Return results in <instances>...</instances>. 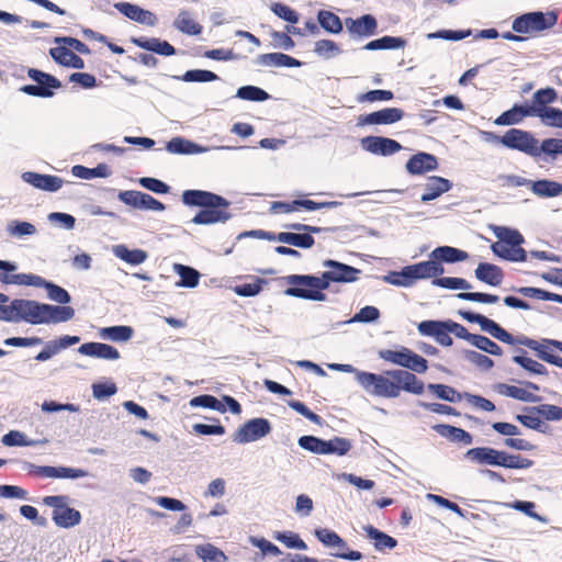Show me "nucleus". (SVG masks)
<instances>
[{
	"label": "nucleus",
	"mask_w": 562,
	"mask_h": 562,
	"mask_svg": "<svg viewBox=\"0 0 562 562\" xmlns=\"http://www.w3.org/2000/svg\"><path fill=\"white\" fill-rule=\"evenodd\" d=\"M328 268L321 277L291 274L285 278L286 283L293 285L284 291L288 296L318 301H326V295L322 292L329 286L331 282H353L360 271L351 266L326 260L323 262Z\"/></svg>",
	"instance_id": "obj_1"
},
{
	"label": "nucleus",
	"mask_w": 562,
	"mask_h": 562,
	"mask_svg": "<svg viewBox=\"0 0 562 562\" xmlns=\"http://www.w3.org/2000/svg\"><path fill=\"white\" fill-rule=\"evenodd\" d=\"M357 382L370 395L396 398L401 395V385L390 374V371L383 374L371 372H357Z\"/></svg>",
	"instance_id": "obj_2"
},
{
	"label": "nucleus",
	"mask_w": 562,
	"mask_h": 562,
	"mask_svg": "<svg viewBox=\"0 0 562 562\" xmlns=\"http://www.w3.org/2000/svg\"><path fill=\"white\" fill-rule=\"evenodd\" d=\"M43 503L53 508L52 519L58 527L71 528L80 524L81 514L77 509L69 507L68 496H46Z\"/></svg>",
	"instance_id": "obj_3"
},
{
	"label": "nucleus",
	"mask_w": 562,
	"mask_h": 562,
	"mask_svg": "<svg viewBox=\"0 0 562 562\" xmlns=\"http://www.w3.org/2000/svg\"><path fill=\"white\" fill-rule=\"evenodd\" d=\"M43 303L31 300H13L7 305L5 322L42 324Z\"/></svg>",
	"instance_id": "obj_4"
},
{
	"label": "nucleus",
	"mask_w": 562,
	"mask_h": 562,
	"mask_svg": "<svg viewBox=\"0 0 562 562\" xmlns=\"http://www.w3.org/2000/svg\"><path fill=\"white\" fill-rule=\"evenodd\" d=\"M379 357L417 373H424L428 369L427 360L406 347H401L397 350H381Z\"/></svg>",
	"instance_id": "obj_5"
},
{
	"label": "nucleus",
	"mask_w": 562,
	"mask_h": 562,
	"mask_svg": "<svg viewBox=\"0 0 562 562\" xmlns=\"http://www.w3.org/2000/svg\"><path fill=\"white\" fill-rule=\"evenodd\" d=\"M315 537L326 548L334 549L330 555L351 561H359L362 559V553L355 550H349L347 542L335 531L327 528H318L314 531Z\"/></svg>",
	"instance_id": "obj_6"
},
{
	"label": "nucleus",
	"mask_w": 562,
	"mask_h": 562,
	"mask_svg": "<svg viewBox=\"0 0 562 562\" xmlns=\"http://www.w3.org/2000/svg\"><path fill=\"white\" fill-rule=\"evenodd\" d=\"M555 22L554 12H531L515 19L512 27L517 33H532L550 29Z\"/></svg>",
	"instance_id": "obj_7"
},
{
	"label": "nucleus",
	"mask_w": 562,
	"mask_h": 562,
	"mask_svg": "<svg viewBox=\"0 0 562 562\" xmlns=\"http://www.w3.org/2000/svg\"><path fill=\"white\" fill-rule=\"evenodd\" d=\"M538 139L527 131L510 128L504 134L503 146L521 151L530 157H538Z\"/></svg>",
	"instance_id": "obj_8"
},
{
	"label": "nucleus",
	"mask_w": 562,
	"mask_h": 562,
	"mask_svg": "<svg viewBox=\"0 0 562 562\" xmlns=\"http://www.w3.org/2000/svg\"><path fill=\"white\" fill-rule=\"evenodd\" d=\"M271 425L266 418H252L243 424L233 435V441L239 445L255 442L269 435Z\"/></svg>",
	"instance_id": "obj_9"
},
{
	"label": "nucleus",
	"mask_w": 562,
	"mask_h": 562,
	"mask_svg": "<svg viewBox=\"0 0 562 562\" xmlns=\"http://www.w3.org/2000/svg\"><path fill=\"white\" fill-rule=\"evenodd\" d=\"M119 200L126 205L144 211L162 212L166 209L157 199L147 193L135 190L121 191L119 193Z\"/></svg>",
	"instance_id": "obj_10"
},
{
	"label": "nucleus",
	"mask_w": 562,
	"mask_h": 562,
	"mask_svg": "<svg viewBox=\"0 0 562 562\" xmlns=\"http://www.w3.org/2000/svg\"><path fill=\"white\" fill-rule=\"evenodd\" d=\"M445 269L440 262L430 258L427 261H422L415 265L406 266L403 268V274L412 279L413 284L416 280L432 279L441 276Z\"/></svg>",
	"instance_id": "obj_11"
},
{
	"label": "nucleus",
	"mask_w": 562,
	"mask_h": 562,
	"mask_svg": "<svg viewBox=\"0 0 562 562\" xmlns=\"http://www.w3.org/2000/svg\"><path fill=\"white\" fill-rule=\"evenodd\" d=\"M182 201L187 205L204 207H227L229 202L211 192L200 190H187L182 194Z\"/></svg>",
	"instance_id": "obj_12"
},
{
	"label": "nucleus",
	"mask_w": 562,
	"mask_h": 562,
	"mask_svg": "<svg viewBox=\"0 0 562 562\" xmlns=\"http://www.w3.org/2000/svg\"><path fill=\"white\" fill-rule=\"evenodd\" d=\"M420 335L434 337L441 346H451L450 323L439 321H424L418 324Z\"/></svg>",
	"instance_id": "obj_13"
},
{
	"label": "nucleus",
	"mask_w": 562,
	"mask_h": 562,
	"mask_svg": "<svg viewBox=\"0 0 562 562\" xmlns=\"http://www.w3.org/2000/svg\"><path fill=\"white\" fill-rule=\"evenodd\" d=\"M361 147L374 155L389 156L402 149L398 142L380 136H367L361 139Z\"/></svg>",
	"instance_id": "obj_14"
},
{
	"label": "nucleus",
	"mask_w": 562,
	"mask_h": 562,
	"mask_svg": "<svg viewBox=\"0 0 562 562\" xmlns=\"http://www.w3.org/2000/svg\"><path fill=\"white\" fill-rule=\"evenodd\" d=\"M346 29L352 37H369L376 33L378 23L371 14L362 15L359 19L348 18L345 20Z\"/></svg>",
	"instance_id": "obj_15"
},
{
	"label": "nucleus",
	"mask_w": 562,
	"mask_h": 562,
	"mask_svg": "<svg viewBox=\"0 0 562 562\" xmlns=\"http://www.w3.org/2000/svg\"><path fill=\"white\" fill-rule=\"evenodd\" d=\"M22 179L34 188L48 192L58 191L64 183V180L57 176L42 175L32 171L23 172Z\"/></svg>",
	"instance_id": "obj_16"
},
{
	"label": "nucleus",
	"mask_w": 562,
	"mask_h": 562,
	"mask_svg": "<svg viewBox=\"0 0 562 562\" xmlns=\"http://www.w3.org/2000/svg\"><path fill=\"white\" fill-rule=\"evenodd\" d=\"M114 8L126 18L137 23L154 26L157 22V18L153 12L144 10L136 4L128 2H117L114 4Z\"/></svg>",
	"instance_id": "obj_17"
},
{
	"label": "nucleus",
	"mask_w": 562,
	"mask_h": 562,
	"mask_svg": "<svg viewBox=\"0 0 562 562\" xmlns=\"http://www.w3.org/2000/svg\"><path fill=\"white\" fill-rule=\"evenodd\" d=\"M537 106L531 104H515L512 109L502 113L496 120V125H515L520 123L525 117L536 116Z\"/></svg>",
	"instance_id": "obj_18"
},
{
	"label": "nucleus",
	"mask_w": 562,
	"mask_h": 562,
	"mask_svg": "<svg viewBox=\"0 0 562 562\" xmlns=\"http://www.w3.org/2000/svg\"><path fill=\"white\" fill-rule=\"evenodd\" d=\"M78 352L97 359H103V360H117L120 359V352L116 348H114L111 345L103 344V342H87L82 344L78 348Z\"/></svg>",
	"instance_id": "obj_19"
},
{
	"label": "nucleus",
	"mask_w": 562,
	"mask_h": 562,
	"mask_svg": "<svg viewBox=\"0 0 562 562\" xmlns=\"http://www.w3.org/2000/svg\"><path fill=\"white\" fill-rule=\"evenodd\" d=\"M501 450L491 447H476L465 452L468 461L477 465L498 467Z\"/></svg>",
	"instance_id": "obj_20"
},
{
	"label": "nucleus",
	"mask_w": 562,
	"mask_h": 562,
	"mask_svg": "<svg viewBox=\"0 0 562 562\" xmlns=\"http://www.w3.org/2000/svg\"><path fill=\"white\" fill-rule=\"evenodd\" d=\"M405 168L411 175H423L436 170L438 168V160L431 154L418 153L407 160Z\"/></svg>",
	"instance_id": "obj_21"
},
{
	"label": "nucleus",
	"mask_w": 562,
	"mask_h": 562,
	"mask_svg": "<svg viewBox=\"0 0 562 562\" xmlns=\"http://www.w3.org/2000/svg\"><path fill=\"white\" fill-rule=\"evenodd\" d=\"M404 113L397 108H385L380 111H375L363 115L361 117L362 124L374 125V124H393L402 120Z\"/></svg>",
	"instance_id": "obj_22"
},
{
	"label": "nucleus",
	"mask_w": 562,
	"mask_h": 562,
	"mask_svg": "<svg viewBox=\"0 0 562 562\" xmlns=\"http://www.w3.org/2000/svg\"><path fill=\"white\" fill-rule=\"evenodd\" d=\"M42 324L65 323L74 318L75 310L70 306L49 305L43 303Z\"/></svg>",
	"instance_id": "obj_23"
},
{
	"label": "nucleus",
	"mask_w": 562,
	"mask_h": 562,
	"mask_svg": "<svg viewBox=\"0 0 562 562\" xmlns=\"http://www.w3.org/2000/svg\"><path fill=\"white\" fill-rule=\"evenodd\" d=\"M390 374L401 385V391L404 390L416 395L423 394L425 385L414 373L405 370H390Z\"/></svg>",
	"instance_id": "obj_24"
},
{
	"label": "nucleus",
	"mask_w": 562,
	"mask_h": 562,
	"mask_svg": "<svg viewBox=\"0 0 562 562\" xmlns=\"http://www.w3.org/2000/svg\"><path fill=\"white\" fill-rule=\"evenodd\" d=\"M452 183L442 177H430L424 186V193L420 196L423 202H429L448 192Z\"/></svg>",
	"instance_id": "obj_25"
},
{
	"label": "nucleus",
	"mask_w": 562,
	"mask_h": 562,
	"mask_svg": "<svg viewBox=\"0 0 562 562\" xmlns=\"http://www.w3.org/2000/svg\"><path fill=\"white\" fill-rule=\"evenodd\" d=\"M256 64L266 67H300L302 63L286 54L267 53L256 58Z\"/></svg>",
	"instance_id": "obj_26"
},
{
	"label": "nucleus",
	"mask_w": 562,
	"mask_h": 562,
	"mask_svg": "<svg viewBox=\"0 0 562 562\" xmlns=\"http://www.w3.org/2000/svg\"><path fill=\"white\" fill-rule=\"evenodd\" d=\"M225 207H206L200 211L193 218L192 223L198 225H211L224 223L231 218V214L224 210Z\"/></svg>",
	"instance_id": "obj_27"
},
{
	"label": "nucleus",
	"mask_w": 562,
	"mask_h": 562,
	"mask_svg": "<svg viewBox=\"0 0 562 562\" xmlns=\"http://www.w3.org/2000/svg\"><path fill=\"white\" fill-rule=\"evenodd\" d=\"M133 335L134 329L126 325L102 327L98 333V336L101 339L110 340L113 342H126L132 339Z\"/></svg>",
	"instance_id": "obj_28"
},
{
	"label": "nucleus",
	"mask_w": 562,
	"mask_h": 562,
	"mask_svg": "<svg viewBox=\"0 0 562 562\" xmlns=\"http://www.w3.org/2000/svg\"><path fill=\"white\" fill-rule=\"evenodd\" d=\"M113 255L132 266H138L145 262L148 255L143 249H128L125 245L119 244L112 246Z\"/></svg>",
	"instance_id": "obj_29"
},
{
	"label": "nucleus",
	"mask_w": 562,
	"mask_h": 562,
	"mask_svg": "<svg viewBox=\"0 0 562 562\" xmlns=\"http://www.w3.org/2000/svg\"><path fill=\"white\" fill-rule=\"evenodd\" d=\"M430 258L437 260V262H459L464 261L469 258V254L461 249L451 247V246H440L434 249L430 255Z\"/></svg>",
	"instance_id": "obj_30"
},
{
	"label": "nucleus",
	"mask_w": 562,
	"mask_h": 562,
	"mask_svg": "<svg viewBox=\"0 0 562 562\" xmlns=\"http://www.w3.org/2000/svg\"><path fill=\"white\" fill-rule=\"evenodd\" d=\"M475 278L490 285L497 286L503 281V272L497 266L483 262L476 267Z\"/></svg>",
	"instance_id": "obj_31"
},
{
	"label": "nucleus",
	"mask_w": 562,
	"mask_h": 562,
	"mask_svg": "<svg viewBox=\"0 0 562 562\" xmlns=\"http://www.w3.org/2000/svg\"><path fill=\"white\" fill-rule=\"evenodd\" d=\"M363 531L366 532L367 537L373 541V546L376 551H383L385 549L391 550L397 546L396 539L374 528L373 526H364Z\"/></svg>",
	"instance_id": "obj_32"
},
{
	"label": "nucleus",
	"mask_w": 562,
	"mask_h": 562,
	"mask_svg": "<svg viewBox=\"0 0 562 562\" xmlns=\"http://www.w3.org/2000/svg\"><path fill=\"white\" fill-rule=\"evenodd\" d=\"M167 150L171 154H202L207 151L206 147H202L191 140L183 139L181 137H173L167 144Z\"/></svg>",
	"instance_id": "obj_33"
},
{
	"label": "nucleus",
	"mask_w": 562,
	"mask_h": 562,
	"mask_svg": "<svg viewBox=\"0 0 562 562\" xmlns=\"http://www.w3.org/2000/svg\"><path fill=\"white\" fill-rule=\"evenodd\" d=\"M491 249L496 256L509 261L520 262L525 261L527 257L525 249L506 243H494Z\"/></svg>",
	"instance_id": "obj_34"
},
{
	"label": "nucleus",
	"mask_w": 562,
	"mask_h": 562,
	"mask_svg": "<svg viewBox=\"0 0 562 562\" xmlns=\"http://www.w3.org/2000/svg\"><path fill=\"white\" fill-rule=\"evenodd\" d=\"M133 43L144 49L157 53L164 56H171L175 54V48L166 41H160L158 38H133Z\"/></svg>",
	"instance_id": "obj_35"
},
{
	"label": "nucleus",
	"mask_w": 562,
	"mask_h": 562,
	"mask_svg": "<svg viewBox=\"0 0 562 562\" xmlns=\"http://www.w3.org/2000/svg\"><path fill=\"white\" fill-rule=\"evenodd\" d=\"M173 271L180 277L176 286L191 289L198 286L200 280V273L198 270L181 263H175Z\"/></svg>",
	"instance_id": "obj_36"
},
{
	"label": "nucleus",
	"mask_w": 562,
	"mask_h": 562,
	"mask_svg": "<svg viewBox=\"0 0 562 562\" xmlns=\"http://www.w3.org/2000/svg\"><path fill=\"white\" fill-rule=\"evenodd\" d=\"M530 189L540 198H554L562 194V184L551 180L531 181Z\"/></svg>",
	"instance_id": "obj_37"
},
{
	"label": "nucleus",
	"mask_w": 562,
	"mask_h": 562,
	"mask_svg": "<svg viewBox=\"0 0 562 562\" xmlns=\"http://www.w3.org/2000/svg\"><path fill=\"white\" fill-rule=\"evenodd\" d=\"M173 25L178 31L188 35H199L202 32V26L186 10L178 13Z\"/></svg>",
	"instance_id": "obj_38"
},
{
	"label": "nucleus",
	"mask_w": 562,
	"mask_h": 562,
	"mask_svg": "<svg viewBox=\"0 0 562 562\" xmlns=\"http://www.w3.org/2000/svg\"><path fill=\"white\" fill-rule=\"evenodd\" d=\"M71 173L77 178L89 180L93 178H108L112 172L108 165L100 164L95 168L76 165L72 167Z\"/></svg>",
	"instance_id": "obj_39"
},
{
	"label": "nucleus",
	"mask_w": 562,
	"mask_h": 562,
	"mask_svg": "<svg viewBox=\"0 0 562 562\" xmlns=\"http://www.w3.org/2000/svg\"><path fill=\"white\" fill-rule=\"evenodd\" d=\"M273 239L299 248H311L314 245V238L310 234L283 232L279 233Z\"/></svg>",
	"instance_id": "obj_40"
},
{
	"label": "nucleus",
	"mask_w": 562,
	"mask_h": 562,
	"mask_svg": "<svg viewBox=\"0 0 562 562\" xmlns=\"http://www.w3.org/2000/svg\"><path fill=\"white\" fill-rule=\"evenodd\" d=\"M434 429L440 436L451 439L452 441L463 442L465 445L472 443V436L461 428L450 425H435Z\"/></svg>",
	"instance_id": "obj_41"
},
{
	"label": "nucleus",
	"mask_w": 562,
	"mask_h": 562,
	"mask_svg": "<svg viewBox=\"0 0 562 562\" xmlns=\"http://www.w3.org/2000/svg\"><path fill=\"white\" fill-rule=\"evenodd\" d=\"M497 391L502 395H506L508 397L519 400L522 402L528 403H536L539 401V397L528 391L527 389L514 386V385H507V384H498Z\"/></svg>",
	"instance_id": "obj_42"
},
{
	"label": "nucleus",
	"mask_w": 562,
	"mask_h": 562,
	"mask_svg": "<svg viewBox=\"0 0 562 562\" xmlns=\"http://www.w3.org/2000/svg\"><path fill=\"white\" fill-rule=\"evenodd\" d=\"M5 232L9 236L15 238H23L25 236H33L37 233L35 225L30 222H22L11 220L5 225Z\"/></svg>",
	"instance_id": "obj_43"
},
{
	"label": "nucleus",
	"mask_w": 562,
	"mask_h": 562,
	"mask_svg": "<svg viewBox=\"0 0 562 562\" xmlns=\"http://www.w3.org/2000/svg\"><path fill=\"white\" fill-rule=\"evenodd\" d=\"M492 231L498 238L497 243H506L515 247H520V245L524 243V237L517 229H513L506 226H493Z\"/></svg>",
	"instance_id": "obj_44"
},
{
	"label": "nucleus",
	"mask_w": 562,
	"mask_h": 562,
	"mask_svg": "<svg viewBox=\"0 0 562 562\" xmlns=\"http://www.w3.org/2000/svg\"><path fill=\"white\" fill-rule=\"evenodd\" d=\"M319 25L328 33L338 34L342 31V22L338 15L330 11L321 10L317 13Z\"/></svg>",
	"instance_id": "obj_45"
},
{
	"label": "nucleus",
	"mask_w": 562,
	"mask_h": 562,
	"mask_svg": "<svg viewBox=\"0 0 562 562\" xmlns=\"http://www.w3.org/2000/svg\"><path fill=\"white\" fill-rule=\"evenodd\" d=\"M536 116L544 125L562 128V111L550 106H537Z\"/></svg>",
	"instance_id": "obj_46"
},
{
	"label": "nucleus",
	"mask_w": 562,
	"mask_h": 562,
	"mask_svg": "<svg viewBox=\"0 0 562 562\" xmlns=\"http://www.w3.org/2000/svg\"><path fill=\"white\" fill-rule=\"evenodd\" d=\"M532 464L533 461L530 459L524 458L519 454H510L501 450L498 467L507 469H529Z\"/></svg>",
	"instance_id": "obj_47"
},
{
	"label": "nucleus",
	"mask_w": 562,
	"mask_h": 562,
	"mask_svg": "<svg viewBox=\"0 0 562 562\" xmlns=\"http://www.w3.org/2000/svg\"><path fill=\"white\" fill-rule=\"evenodd\" d=\"M405 44L406 43L402 37L383 36L367 43L363 48L366 50L397 49L403 48Z\"/></svg>",
	"instance_id": "obj_48"
},
{
	"label": "nucleus",
	"mask_w": 562,
	"mask_h": 562,
	"mask_svg": "<svg viewBox=\"0 0 562 562\" xmlns=\"http://www.w3.org/2000/svg\"><path fill=\"white\" fill-rule=\"evenodd\" d=\"M195 553L205 562H227V557L224 552L211 543L196 546Z\"/></svg>",
	"instance_id": "obj_49"
},
{
	"label": "nucleus",
	"mask_w": 562,
	"mask_h": 562,
	"mask_svg": "<svg viewBox=\"0 0 562 562\" xmlns=\"http://www.w3.org/2000/svg\"><path fill=\"white\" fill-rule=\"evenodd\" d=\"M428 390L431 391L437 397L457 403L463 400V394L457 392L453 387L445 384H428Z\"/></svg>",
	"instance_id": "obj_50"
},
{
	"label": "nucleus",
	"mask_w": 562,
	"mask_h": 562,
	"mask_svg": "<svg viewBox=\"0 0 562 562\" xmlns=\"http://www.w3.org/2000/svg\"><path fill=\"white\" fill-rule=\"evenodd\" d=\"M314 53L325 59H330L341 53L340 47L334 41L319 40L314 44Z\"/></svg>",
	"instance_id": "obj_51"
},
{
	"label": "nucleus",
	"mask_w": 562,
	"mask_h": 562,
	"mask_svg": "<svg viewBox=\"0 0 562 562\" xmlns=\"http://www.w3.org/2000/svg\"><path fill=\"white\" fill-rule=\"evenodd\" d=\"M1 442L7 447H29L35 446L40 441L29 439L23 432L19 430H11L1 438Z\"/></svg>",
	"instance_id": "obj_52"
},
{
	"label": "nucleus",
	"mask_w": 562,
	"mask_h": 562,
	"mask_svg": "<svg viewBox=\"0 0 562 562\" xmlns=\"http://www.w3.org/2000/svg\"><path fill=\"white\" fill-rule=\"evenodd\" d=\"M191 407L211 408L220 413L226 412V406L212 395H200L190 400Z\"/></svg>",
	"instance_id": "obj_53"
},
{
	"label": "nucleus",
	"mask_w": 562,
	"mask_h": 562,
	"mask_svg": "<svg viewBox=\"0 0 562 562\" xmlns=\"http://www.w3.org/2000/svg\"><path fill=\"white\" fill-rule=\"evenodd\" d=\"M236 98L247 101L262 102L269 99V94L261 88L255 86H244L237 90Z\"/></svg>",
	"instance_id": "obj_54"
},
{
	"label": "nucleus",
	"mask_w": 562,
	"mask_h": 562,
	"mask_svg": "<svg viewBox=\"0 0 562 562\" xmlns=\"http://www.w3.org/2000/svg\"><path fill=\"white\" fill-rule=\"evenodd\" d=\"M273 538L290 549H296V550H306L307 549L306 543L299 537V535H296L292 531H286V532L277 531V532H274Z\"/></svg>",
	"instance_id": "obj_55"
},
{
	"label": "nucleus",
	"mask_w": 562,
	"mask_h": 562,
	"mask_svg": "<svg viewBox=\"0 0 562 562\" xmlns=\"http://www.w3.org/2000/svg\"><path fill=\"white\" fill-rule=\"evenodd\" d=\"M462 317L471 323H476L480 325L481 329L487 334H490L492 337L495 333V329L497 328L498 324L494 321L481 315L475 314L471 312H463L461 313Z\"/></svg>",
	"instance_id": "obj_56"
},
{
	"label": "nucleus",
	"mask_w": 562,
	"mask_h": 562,
	"mask_svg": "<svg viewBox=\"0 0 562 562\" xmlns=\"http://www.w3.org/2000/svg\"><path fill=\"white\" fill-rule=\"evenodd\" d=\"M350 449L351 442L346 438L335 437L325 442V454L345 456Z\"/></svg>",
	"instance_id": "obj_57"
},
{
	"label": "nucleus",
	"mask_w": 562,
	"mask_h": 562,
	"mask_svg": "<svg viewBox=\"0 0 562 562\" xmlns=\"http://www.w3.org/2000/svg\"><path fill=\"white\" fill-rule=\"evenodd\" d=\"M27 74L29 77L35 82H37L40 87H45V89L48 90L57 89L60 87V82L52 75H48L37 69H30Z\"/></svg>",
	"instance_id": "obj_58"
},
{
	"label": "nucleus",
	"mask_w": 562,
	"mask_h": 562,
	"mask_svg": "<svg viewBox=\"0 0 562 562\" xmlns=\"http://www.w3.org/2000/svg\"><path fill=\"white\" fill-rule=\"evenodd\" d=\"M432 284L436 286H440L443 289H450V290H470L472 289V285L462 278H454V277H443V278H436L432 281Z\"/></svg>",
	"instance_id": "obj_59"
},
{
	"label": "nucleus",
	"mask_w": 562,
	"mask_h": 562,
	"mask_svg": "<svg viewBox=\"0 0 562 562\" xmlns=\"http://www.w3.org/2000/svg\"><path fill=\"white\" fill-rule=\"evenodd\" d=\"M325 442L326 440L315 436H302L297 440L301 448L316 454H325Z\"/></svg>",
	"instance_id": "obj_60"
},
{
	"label": "nucleus",
	"mask_w": 562,
	"mask_h": 562,
	"mask_svg": "<svg viewBox=\"0 0 562 562\" xmlns=\"http://www.w3.org/2000/svg\"><path fill=\"white\" fill-rule=\"evenodd\" d=\"M538 157L541 154H546L552 158L557 155H562V139L560 138H547L541 144L538 143Z\"/></svg>",
	"instance_id": "obj_61"
},
{
	"label": "nucleus",
	"mask_w": 562,
	"mask_h": 562,
	"mask_svg": "<svg viewBox=\"0 0 562 562\" xmlns=\"http://www.w3.org/2000/svg\"><path fill=\"white\" fill-rule=\"evenodd\" d=\"M218 77L216 74L210 70L192 69L183 74L181 79L186 82H210L216 80Z\"/></svg>",
	"instance_id": "obj_62"
},
{
	"label": "nucleus",
	"mask_w": 562,
	"mask_h": 562,
	"mask_svg": "<svg viewBox=\"0 0 562 562\" xmlns=\"http://www.w3.org/2000/svg\"><path fill=\"white\" fill-rule=\"evenodd\" d=\"M380 317V311L374 306H364L350 319L346 321L345 324L351 323H372L378 321Z\"/></svg>",
	"instance_id": "obj_63"
},
{
	"label": "nucleus",
	"mask_w": 562,
	"mask_h": 562,
	"mask_svg": "<svg viewBox=\"0 0 562 562\" xmlns=\"http://www.w3.org/2000/svg\"><path fill=\"white\" fill-rule=\"evenodd\" d=\"M472 346L493 356H502L503 353L502 348L497 344L482 335H476L472 338Z\"/></svg>",
	"instance_id": "obj_64"
}]
</instances>
